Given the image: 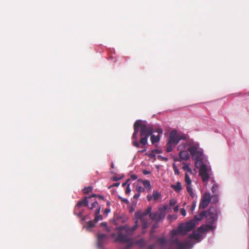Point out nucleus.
I'll return each instance as SVG.
<instances>
[{
  "label": "nucleus",
  "mask_w": 249,
  "mask_h": 249,
  "mask_svg": "<svg viewBox=\"0 0 249 249\" xmlns=\"http://www.w3.org/2000/svg\"><path fill=\"white\" fill-rule=\"evenodd\" d=\"M156 131L158 133L157 136L153 134L154 129L151 125L147 124L145 121L137 120L134 124V133L132 136L133 145L137 148L142 147L147 144L149 136L152 144L159 142L163 131L160 128Z\"/></svg>",
  "instance_id": "1"
},
{
  "label": "nucleus",
  "mask_w": 249,
  "mask_h": 249,
  "mask_svg": "<svg viewBox=\"0 0 249 249\" xmlns=\"http://www.w3.org/2000/svg\"><path fill=\"white\" fill-rule=\"evenodd\" d=\"M188 136L185 134H178L176 130L171 131L167 139L166 151L170 152L180 140H186Z\"/></svg>",
  "instance_id": "2"
},
{
  "label": "nucleus",
  "mask_w": 249,
  "mask_h": 249,
  "mask_svg": "<svg viewBox=\"0 0 249 249\" xmlns=\"http://www.w3.org/2000/svg\"><path fill=\"white\" fill-rule=\"evenodd\" d=\"M196 225V223L194 220H191L186 223H182L179 225L177 230H173L172 234L174 235L181 234L185 235L187 232L193 230Z\"/></svg>",
  "instance_id": "3"
},
{
  "label": "nucleus",
  "mask_w": 249,
  "mask_h": 249,
  "mask_svg": "<svg viewBox=\"0 0 249 249\" xmlns=\"http://www.w3.org/2000/svg\"><path fill=\"white\" fill-rule=\"evenodd\" d=\"M126 228V225L118 227L117 228L118 231V236L115 239L116 241H119L122 243H127L130 241V239L128 237V235L126 234H123L122 231L124 230Z\"/></svg>",
  "instance_id": "4"
},
{
  "label": "nucleus",
  "mask_w": 249,
  "mask_h": 249,
  "mask_svg": "<svg viewBox=\"0 0 249 249\" xmlns=\"http://www.w3.org/2000/svg\"><path fill=\"white\" fill-rule=\"evenodd\" d=\"M205 217L207 218V222L213 224L217 218V211L214 207H210L206 211Z\"/></svg>",
  "instance_id": "5"
},
{
  "label": "nucleus",
  "mask_w": 249,
  "mask_h": 249,
  "mask_svg": "<svg viewBox=\"0 0 249 249\" xmlns=\"http://www.w3.org/2000/svg\"><path fill=\"white\" fill-rule=\"evenodd\" d=\"M211 201V196L209 193H205L203 195L199 204V208L202 209H205L209 205Z\"/></svg>",
  "instance_id": "6"
},
{
  "label": "nucleus",
  "mask_w": 249,
  "mask_h": 249,
  "mask_svg": "<svg viewBox=\"0 0 249 249\" xmlns=\"http://www.w3.org/2000/svg\"><path fill=\"white\" fill-rule=\"evenodd\" d=\"M199 176L201 177L203 182H206L209 179L210 176L207 172V168L206 165L201 166L199 172Z\"/></svg>",
  "instance_id": "7"
},
{
  "label": "nucleus",
  "mask_w": 249,
  "mask_h": 249,
  "mask_svg": "<svg viewBox=\"0 0 249 249\" xmlns=\"http://www.w3.org/2000/svg\"><path fill=\"white\" fill-rule=\"evenodd\" d=\"M108 236L105 233H98L97 235V244L99 248L103 247L108 240Z\"/></svg>",
  "instance_id": "8"
},
{
  "label": "nucleus",
  "mask_w": 249,
  "mask_h": 249,
  "mask_svg": "<svg viewBox=\"0 0 249 249\" xmlns=\"http://www.w3.org/2000/svg\"><path fill=\"white\" fill-rule=\"evenodd\" d=\"M165 216V213L164 211H157L153 214H150V217L155 221H159L163 219Z\"/></svg>",
  "instance_id": "9"
},
{
  "label": "nucleus",
  "mask_w": 249,
  "mask_h": 249,
  "mask_svg": "<svg viewBox=\"0 0 249 249\" xmlns=\"http://www.w3.org/2000/svg\"><path fill=\"white\" fill-rule=\"evenodd\" d=\"M188 150L180 151L178 154V158L174 159L175 161H181L182 160H187L190 158V156Z\"/></svg>",
  "instance_id": "10"
},
{
  "label": "nucleus",
  "mask_w": 249,
  "mask_h": 249,
  "mask_svg": "<svg viewBox=\"0 0 249 249\" xmlns=\"http://www.w3.org/2000/svg\"><path fill=\"white\" fill-rule=\"evenodd\" d=\"M188 145L189 146L188 151L190 153L191 155L198 150V144L194 143L192 140H187Z\"/></svg>",
  "instance_id": "11"
},
{
  "label": "nucleus",
  "mask_w": 249,
  "mask_h": 249,
  "mask_svg": "<svg viewBox=\"0 0 249 249\" xmlns=\"http://www.w3.org/2000/svg\"><path fill=\"white\" fill-rule=\"evenodd\" d=\"M173 242L175 245L176 249H186L189 245V243H183L178 239L174 240Z\"/></svg>",
  "instance_id": "12"
},
{
  "label": "nucleus",
  "mask_w": 249,
  "mask_h": 249,
  "mask_svg": "<svg viewBox=\"0 0 249 249\" xmlns=\"http://www.w3.org/2000/svg\"><path fill=\"white\" fill-rule=\"evenodd\" d=\"M135 217L137 219L140 220L142 223L147 222V215L141 212H137L135 213Z\"/></svg>",
  "instance_id": "13"
},
{
  "label": "nucleus",
  "mask_w": 249,
  "mask_h": 249,
  "mask_svg": "<svg viewBox=\"0 0 249 249\" xmlns=\"http://www.w3.org/2000/svg\"><path fill=\"white\" fill-rule=\"evenodd\" d=\"M75 206H76V208H82L84 206L89 207L88 197H85L82 200L78 201Z\"/></svg>",
  "instance_id": "14"
},
{
  "label": "nucleus",
  "mask_w": 249,
  "mask_h": 249,
  "mask_svg": "<svg viewBox=\"0 0 249 249\" xmlns=\"http://www.w3.org/2000/svg\"><path fill=\"white\" fill-rule=\"evenodd\" d=\"M138 227V225L137 224V221H136L135 222V225L132 227V228H128V226L126 225V228L124 229V231L126 232V233H127L128 235H131L133 232L137 229Z\"/></svg>",
  "instance_id": "15"
},
{
  "label": "nucleus",
  "mask_w": 249,
  "mask_h": 249,
  "mask_svg": "<svg viewBox=\"0 0 249 249\" xmlns=\"http://www.w3.org/2000/svg\"><path fill=\"white\" fill-rule=\"evenodd\" d=\"M84 212V210L82 208H76L75 206L73 210V214L77 216L79 218H81L83 213Z\"/></svg>",
  "instance_id": "16"
},
{
  "label": "nucleus",
  "mask_w": 249,
  "mask_h": 249,
  "mask_svg": "<svg viewBox=\"0 0 249 249\" xmlns=\"http://www.w3.org/2000/svg\"><path fill=\"white\" fill-rule=\"evenodd\" d=\"M206 211H203L199 213V215H196L194 216V220L196 222V221H199L205 217Z\"/></svg>",
  "instance_id": "17"
},
{
  "label": "nucleus",
  "mask_w": 249,
  "mask_h": 249,
  "mask_svg": "<svg viewBox=\"0 0 249 249\" xmlns=\"http://www.w3.org/2000/svg\"><path fill=\"white\" fill-rule=\"evenodd\" d=\"M192 156L194 160H198L199 159L201 158V157L202 156V153L201 151L197 150L194 154H193Z\"/></svg>",
  "instance_id": "18"
},
{
  "label": "nucleus",
  "mask_w": 249,
  "mask_h": 249,
  "mask_svg": "<svg viewBox=\"0 0 249 249\" xmlns=\"http://www.w3.org/2000/svg\"><path fill=\"white\" fill-rule=\"evenodd\" d=\"M172 188H173L176 192H179L182 189L181 185L180 182H178L176 185H172Z\"/></svg>",
  "instance_id": "19"
},
{
  "label": "nucleus",
  "mask_w": 249,
  "mask_h": 249,
  "mask_svg": "<svg viewBox=\"0 0 249 249\" xmlns=\"http://www.w3.org/2000/svg\"><path fill=\"white\" fill-rule=\"evenodd\" d=\"M144 187L148 190H151V186L150 181L148 180H141Z\"/></svg>",
  "instance_id": "20"
},
{
  "label": "nucleus",
  "mask_w": 249,
  "mask_h": 249,
  "mask_svg": "<svg viewBox=\"0 0 249 249\" xmlns=\"http://www.w3.org/2000/svg\"><path fill=\"white\" fill-rule=\"evenodd\" d=\"M189 237L191 238L198 240L200 237V235L199 233L196 232L195 231H194L192 233L189 235Z\"/></svg>",
  "instance_id": "21"
},
{
  "label": "nucleus",
  "mask_w": 249,
  "mask_h": 249,
  "mask_svg": "<svg viewBox=\"0 0 249 249\" xmlns=\"http://www.w3.org/2000/svg\"><path fill=\"white\" fill-rule=\"evenodd\" d=\"M188 145L187 141L186 142H182L178 146V149L179 151L185 150V149L186 148L187 145Z\"/></svg>",
  "instance_id": "22"
},
{
  "label": "nucleus",
  "mask_w": 249,
  "mask_h": 249,
  "mask_svg": "<svg viewBox=\"0 0 249 249\" xmlns=\"http://www.w3.org/2000/svg\"><path fill=\"white\" fill-rule=\"evenodd\" d=\"M135 244L140 247H143L145 245V242L143 238H141L136 241Z\"/></svg>",
  "instance_id": "23"
},
{
  "label": "nucleus",
  "mask_w": 249,
  "mask_h": 249,
  "mask_svg": "<svg viewBox=\"0 0 249 249\" xmlns=\"http://www.w3.org/2000/svg\"><path fill=\"white\" fill-rule=\"evenodd\" d=\"M95 223L94 220L93 221H89L87 223V229H90L93 228L95 226Z\"/></svg>",
  "instance_id": "24"
},
{
  "label": "nucleus",
  "mask_w": 249,
  "mask_h": 249,
  "mask_svg": "<svg viewBox=\"0 0 249 249\" xmlns=\"http://www.w3.org/2000/svg\"><path fill=\"white\" fill-rule=\"evenodd\" d=\"M185 181L186 182V185H189L191 184V180L187 173L185 174Z\"/></svg>",
  "instance_id": "25"
},
{
  "label": "nucleus",
  "mask_w": 249,
  "mask_h": 249,
  "mask_svg": "<svg viewBox=\"0 0 249 249\" xmlns=\"http://www.w3.org/2000/svg\"><path fill=\"white\" fill-rule=\"evenodd\" d=\"M211 201L213 203H216L218 201V196L217 195H214L211 196Z\"/></svg>",
  "instance_id": "26"
},
{
  "label": "nucleus",
  "mask_w": 249,
  "mask_h": 249,
  "mask_svg": "<svg viewBox=\"0 0 249 249\" xmlns=\"http://www.w3.org/2000/svg\"><path fill=\"white\" fill-rule=\"evenodd\" d=\"M92 190V187L90 186H89L87 187H85L83 189V192L84 194H87L91 192Z\"/></svg>",
  "instance_id": "27"
},
{
  "label": "nucleus",
  "mask_w": 249,
  "mask_h": 249,
  "mask_svg": "<svg viewBox=\"0 0 249 249\" xmlns=\"http://www.w3.org/2000/svg\"><path fill=\"white\" fill-rule=\"evenodd\" d=\"M182 169L187 172H189L190 173H192L191 169L187 164H184V166H183Z\"/></svg>",
  "instance_id": "28"
},
{
  "label": "nucleus",
  "mask_w": 249,
  "mask_h": 249,
  "mask_svg": "<svg viewBox=\"0 0 249 249\" xmlns=\"http://www.w3.org/2000/svg\"><path fill=\"white\" fill-rule=\"evenodd\" d=\"M160 196V194L158 192H154L153 194V197L154 200H157L159 199Z\"/></svg>",
  "instance_id": "29"
},
{
  "label": "nucleus",
  "mask_w": 249,
  "mask_h": 249,
  "mask_svg": "<svg viewBox=\"0 0 249 249\" xmlns=\"http://www.w3.org/2000/svg\"><path fill=\"white\" fill-rule=\"evenodd\" d=\"M146 155L151 158H154V159H156V154L154 152L153 150L150 151L149 153H147Z\"/></svg>",
  "instance_id": "30"
},
{
  "label": "nucleus",
  "mask_w": 249,
  "mask_h": 249,
  "mask_svg": "<svg viewBox=\"0 0 249 249\" xmlns=\"http://www.w3.org/2000/svg\"><path fill=\"white\" fill-rule=\"evenodd\" d=\"M95 217L94 219V222L97 223L99 220H102L103 219V216L101 214L94 215Z\"/></svg>",
  "instance_id": "31"
},
{
  "label": "nucleus",
  "mask_w": 249,
  "mask_h": 249,
  "mask_svg": "<svg viewBox=\"0 0 249 249\" xmlns=\"http://www.w3.org/2000/svg\"><path fill=\"white\" fill-rule=\"evenodd\" d=\"M151 211H152V207L151 206H149L147 208V210L145 212H143L142 213L146 215L149 214V215L150 216V214H152Z\"/></svg>",
  "instance_id": "32"
},
{
  "label": "nucleus",
  "mask_w": 249,
  "mask_h": 249,
  "mask_svg": "<svg viewBox=\"0 0 249 249\" xmlns=\"http://www.w3.org/2000/svg\"><path fill=\"white\" fill-rule=\"evenodd\" d=\"M136 191L140 194L141 192H143L145 191V189L142 186H136Z\"/></svg>",
  "instance_id": "33"
},
{
  "label": "nucleus",
  "mask_w": 249,
  "mask_h": 249,
  "mask_svg": "<svg viewBox=\"0 0 249 249\" xmlns=\"http://www.w3.org/2000/svg\"><path fill=\"white\" fill-rule=\"evenodd\" d=\"M98 207H99L98 202L95 201L91 204L90 207L89 206L88 208L89 210H92L94 208H97Z\"/></svg>",
  "instance_id": "34"
},
{
  "label": "nucleus",
  "mask_w": 249,
  "mask_h": 249,
  "mask_svg": "<svg viewBox=\"0 0 249 249\" xmlns=\"http://www.w3.org/2000/svg\"><path fill=\"white\" fill-rule=\"evenodd\" d=\"M173 168L175 174L176 175H178L179 174V170L175 164H173Z\"/></svg>",
  "instance_id": "35"
},
{
  "label": "nucleus",
  "mask_w": 249,
  "mask_h": 249,
  "mask_svg": "<svg viewBox=\"0 0 249 249\" xmlns=\"http://www.w3.org/2000/svg\"><path fill=\"white\" fill-rule=\"evenodd\" d=\"M158 241L161 244L163 245L166 242V240L164 237H160L158 239Z\"/></svg>",
  "instance_id": "36"
},
{
  "label": "nucleus",
  "mask_w": 249,
  "mask_h": 249,
  "mask_svg": "<svg viewBox=\"0 0 249 249\" xmlns=\"http://www.w3.org/2000/svg\"><path fill=\"white\" fill-rule=\"evenodd\" d=\"M186 189H187V192H188V193L189 194V195L190 194H192L193 193V189L191 186V185H186Z\"/></svg>",
  "instance_id": "37"
},
{
  "label": "nucleus",
  "mask_w": 249,
  "mask_h": 249,
  "mask_svg": "<svg viewBox=\"0 0 249 249\" xmlns=\"http://www.w3.org/2000/svg\"><path fill=\"white\" fill-rule=\"evenodd\" d=\"M186 189H187V192H188V193L189 194V195L190 194H192L193 193V189L191 186V185H186Z\"/></svg>",
  "instance_id": "38"
},
{
  "label": "nucleus",
  "mask_w": 249,
  "mask_h": 249,
  "mask_svg": "<svg viewBox=\"0 0 249 249\" xmlns=\"http://www.w3.org/2000/svg\"><path fill=\"white\" fill-rule=\"evenodd\" d=\"M186 189H187V192H188V193L189 194V195L190 194H192L193 193V189L191 186V185H186Z\"/></svg>",
  "instance_id": "39"
},
{
  "label": "nucleus",
  "mask_w": 249,
  "mask_h": 249,
  "mask_svg": "<svg viewBox=\"0 0 249 249\" xmlns=\"http://www.w3.org/2000/svg\"><path fill=\"white\" fill-rule=\"evenodd\" d=\"M119 198L121 200V201L125 203L126 204H129V202L127 199L123 198L121 196H119Z\"/></svg>",
  "instance_id": "40"
},
{
  "label": "nucleus",
  "mask_w": 249,
  "mask_h": 249,
  "mask_svg": "<svg viewBox=\"0 0 249 249\" xmlns=\"http://www.w3.org/2000/svg\"><path fill=\"white\" fill-rule=\"evenodd\" d=\"M158 159L160 160H161L162 161H167L168 160V158H167L166 157H162L161 155H159L158 156Z\"/></svg>",
  "instance_id": "41"
},
{
  "label": "nucleus",
  "mask_w": 249,
  "mask_h": 249,
  "mask_svg": "<svg viewBox=\"0 0 249 249\" xmlns=\"http://www.w3.org/2000/svg\"><path fill=\"white\" fill-rule=\"evenodd\" d=\"M217 189V185H213L212 188V191L213 194H215Z\"/></svg>",
  "instance_id": "42"
},
{
  "label": "nucleus",
  "mask_w": 249,
  "mask_h": 249,
  "mask_svg": "<svg viewBox=\"0 0 249 249\" xmlns=\"http://www.w3.org/2000/svg\"><path fill=\"white\" fill-rule=\"evenodd\" d=\"M131 189L130 188V184H127V186H126L125 193L126 194H128L130 193Z\"/></svg>",
  "instance_id": "43"
},
{
  "label": "nucleus",
  "mask_w": 249,
  "mask_h": 249,
  "mask_svg": "<svg viewBox=\"0 0 249 249\" xmlns=\"http://www.w3.org/2000/svg\"><path fill=\"white\" fill-rule=\"evenodd\" d=\"M100 210H101V207H98L97 208L96 210H95L94 215L100 214Z\"/></svg>",
  "instance_id": "44"
},
{
  "label": "nucleus",
  "mask_w": 249,
  "mask_h": 249,
  "mask_svg": "<svg viewBox=\"0 0 249 249\" xmlns=\"http://www.w3.org/2000/svg\"><path fill=\"white\" fill-rule=\"evenodd\" d=\"M100 210H101V207H98L97 208L96 210H95L94 215L100 214Z\"/></svg>",
  "instance_id": "45"
},
{
  "label": "nucleus",
  "mask_w": 249,
  "mask_h": 249,
  "mask_svg": "<svg viewBox=\"0 0 249 249\" xmlns=\"http://www.w3.org/2000/svg\"><path fill=\"white\" fill-rule=\"evenodd\" d=\"M122 178H123V177H117L116 176H113L112 177V180L116 181H118L119 180H120Z\"/></svg>",
  "instance_id": "46"
},
{
  "label": "nucleus",
  "mask_w": 249,
  "mask_h": 249,
  "mask_svg": "<svg viewBox=\"0 0 249 249\" xmlns=\"http://www.w3.org/2000/svg\"><path fill=\"white\" fill-rule=\"evenodd\" d=\"M180 213L183 216H185L186 214V210L184 208L180 209Z\"/></svg>",
  "instance_id": "47"
},
{
  "label": "nucleus",
  "mask_w": 249,
  "mask_h": 249,
  "mask_svg": "<svg viewBox=\"0 0 249 249\" xmlns=\"http://www.w3.org/2000/svg\"><path fill=\"white\" fill-rule=\"evenodd\" d=\"M176 203V201L175 199H171L170 201L169 204L171 206H174Z\"/></svg>",
  "instance_id": "48"
},
{
  "label": "nucleus",
  "mask_w": 249,
  "mask_h": 249,
  "mask_svg": "<svg viewBox=\"0 0 249 249\" xmlns=\"http://www.w3.org/2000/svg\"><path fill=\"white\" fill-rule=\"evenodd\" d=\"M197 230L200 232H203L205 231L204 227L202 226L199 227Z\"/></svg>",
  "instance_id": "49"
},
{
  "label": "nucleus",
  "mask_w": 249,
  "mask_h": 249,
  "mask_svg": "<svg viewBox=\"0 0 249 249\" xmlns=\"http://www.w3.org/2000/svg\"><path fill=\"white\" fill-rule=\"evenodd\" d=\"M130 180V179L129 178L127 179L126 180V181L125 182H124V183H123L122 184V186H123V187H124V186H125L126 185V186H127V184H129L128 183V182H129Z\"/></svg>",
  "instance_id": "50"
},
{
  "label": "nucleus",
  "mask_w": 249,
  "mask_h": 249,
  "mask_svg": "<svg viewBox=\"0 0 249 249\" xmlns=\"http://www.w3.org/2000/svg\"><path fill=\"white\" fill-rule=\"evenodd\" d=\"M147 228V222L142 223V228L145 229Z\"/></svg>",
  "instance_id": "51"
},
{
  "label": "nucleus",
  "mask_w": 249,
  "mask_h": 249,
  "mask_svg": "<svg viewBox=\"0 0 249 249\" xmlns=\"http://www.w3.org/2000/svg\"><path fill=\"white\" fill-rule=\"evenodd\" d=\"M142 173L144 175H149L151 173L150 171H148L146 170H143Z\"/></svg>",
  "instance_id": "52"
},
{
  "label": "nucleus",
  "mask_w": 249,
  "mask_h": 249,
  "mask_svg": "<svg viewBox=\"0 0 249 249\" xmlns=\"http://www.w3.org/2000/svg\"><path fill=\"white\" fill-rule=\"evenodd\" d=\"M110 210L109 209L107 208L104 211V213L105 214H108L109 213H110Z\"/></svg>",
  "instance_id": "53"
},
{
  "label": "nucleus",
  "mask_w": 249,
  "mask_h": 249,
  "mask_svg": "<svg viewBox=\"0 0 249 249\" xmlns=\"http://www.w3.org/2000/svg\"><path fill=\"white\" fill-rule=\"evenodd\" d=\"M140 196V194L139 193H136L133 196L134 198L137 199Z\"/></svg>",
  "instance_id": "54"
},
{
  "label": "nucleus",
  "mask_w": 249,
  "mask_h": 249,
  "mask_svg": "<svg viewBox=\"0 0 249 249\" xmlns=\"http://www.w3.org/2000/svg\"><path fill=\"white\" fill-rule=\"evenodd\" d=\"M153 151L155 154L161 153V151L160 150L157 149H154Z\"/></svg>",
  "instance_id": "55"
},
{
  "label": "nucleus",
  "mask_w": 249,
  "mask_h": 249,
  "mask_svg": "<svg viewBox=\"0 0 249 249\" xmlns=\"http://www.w3.org/2000/svg\"><path fill=\"white\" fill-rule=\"evenodd\" d=\"M120 182H118V183H113L112 185V187H118L120 185Z\"/></svg>",
  "instance_id": "56"
},
{
  "label": "nucleus",
  "mask_w": 249,
  "mask_h": 249,
  "mask_svg": "<svg viewBox=\"0 0 249 249\" xmlns=\"http://www.w3.org/2000/svg\"><path fill=\"white\" fill-rule=\"evenodd\" d=\"M132 179H133V180H135L137 178V176L136 175H132L131 176Z\"/></svg>",
  "instance_id": "57"
},
{
  "label": "nucleus",
  "mask_w": 249,
  "mask_h": 249,
  "mask_svg": "<svg viewBox=\"0 0 249 249\" xmlns=\"http://www.w3.org/2000/svg\"><path fill=\"white\" fill-rule=\"evenodd\" d=\"M88 217V215H86V216H82V217L81 218L82 221H85Z\"/></svg>",
  "instance_id": "58"
},
{
  "label": "nucleus",
  "mask_w": 249,
  "mask_h": 249,
  "mask_svg": "<svg viewBox=\"0 0 249 249\" xmlns=\"http://www.w3.org/2000/svg\"><path fill=\"white\" fill-rule=\"evenodd\" d=\"M178 211V206H177L174 208V211L175 212H177Z\"/></svg>",
  "instance_id": "59"
},
{
  "label": "nucleus",
  "mask_w": 249,
  "mask_h": 249,
  "mask_svg": "<svg viewBox=\"0 0 249 249\" xmlns=\"http://www.w3.org/2000/svg\"><path fill=\"white\" fill-rule=\"evenodd\" d=\"M97 197L100 199L104 200V197L101 195H97Z\"/></svg>",
  "instance_id": "60"
},
{
  "label": "nucleus",
  "mask_w": 249,
  "mask_h": 249,
  "mask_svg": "<svg viewBox=\"0 0 249 249\" xmlns=\"http://www.w3.org/2000/svg\"><path fill=\"white\" fill-rule=\"evenodd\" d=\"M152 197H153V196H151L148 195L147 196V198L148 201H150L152 199Z\"/></svg>",
  "instance_id": "61"
},
{
  "label": "nucleus",
  "mask_w": 249,
  "mask_h": 249,
  "mask_svg": "<svg viewBox=\"0 0 249 249\" xmlns=\"http://www.w3.org/2000/svg\"><path fill=\"white\" fill-rule=\"evenodd\" d=\"M97 195H95V194H92V195L89 196V197H88V198H91V197H97Z\"/></svg>",
  "instance_id": "62"
},
{
  "label": "nucleus",
  "mask_w": 249,
  "mask_h": 249,
  "mask_svg": "<svg viewBox=\"0 0 249 249\" xmlns=\"http://www.w3.org/2000/svg\"><path fill=\"white\" fill-rule=\"evenodd\" d=\"M190 195L193 198H194L196 197V195L195 194V193L194 192L192 194H190Z\"/></svg>",
  "instance_id": "63"
},
{
  "label": "nucleus",
  "mask_w": 249,
  "mask_h": 249,
  "mask_svg": "<svg viewBox=\"0 0 249 249\" xmlns=\"http://www.w3.org/2000/svg\"><path fill=\"white\" fill-rule=\"evenodd\" d=\"M153 247H154L153 245H151V246H149L148 249H153Z\"/></svg>",
  "instance_id": "64"
}]
</instances>
